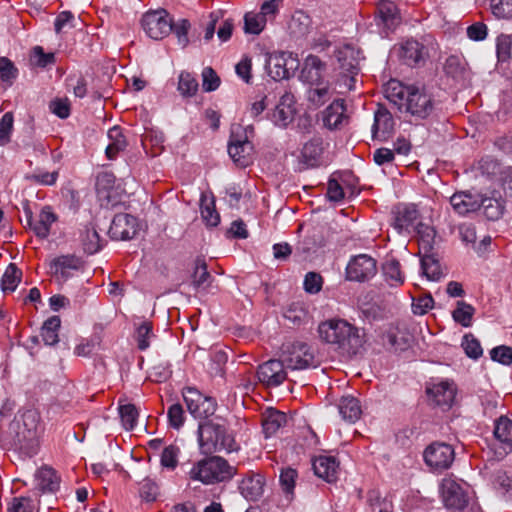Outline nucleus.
<instances>
[{"mask_svg": "<svg viewBox=\"0 0 512 512\" xmlns=\"http://www.w3.org/2000/svg\"><path fill=\"white\" fill-rule=\"evenodd\" d=\"M450 203L453 209L460 215L480 209V195L470 192H459L452 195Z\"/></svg>", "mask_w": 512, "mask_h": 512, "instance_id": "obj_23", "label": "nucleus"}, {"mask_svg": "<svg viewBox=\"0 0 512 512\" xmlns=\"http://www.w3.org/2000/svg\"><path fill=\"white\" fill-rule=\"evenodd\" d=\"M265 16L259 12H248L244 16V30L249 34H260L266 25Z\"/></svg>", "mask_w": 512, "mask_h": 512, "instance_id": "obj_46", "label": "nucleus"}, {"mask_svg": "<svg viewBox=\"0 0 512 512\" xmlns=\"http://www.w3.org/2000/svg\"><path fill=\"white\" fill-rule=\"evenodd\" d=\"M418 234L420 235V245L421 247L428 252L432 248V244L434 242V238L436 235L435 230L432 227L419 224L417 226Z\"/></svg>", "mask_w": 512, "mask_h": 512, "instance_id": "obj_63", "label": "nucleus"}, {"mask_svg": "<svg viewBox=\"0 0 512 512\" xmlns=\"http://www.w3.org/2000/svg\"><path fill=\"white\" fill-rule=\"evenodd\" d=\"M80 238L83 249L88 254H95L102 248V240L94 226H86Z\"/></svg>", "mask_w": 512, "mask_h": 512, "instance_id": "obj_36", "label": "nucleus"}, {"mask_svg": "<svg viewBox=\"0 0 512 512\" xmlns=\"http://www.w3.org/2000/svg\"><path fill=\"white\" fill-rule=\"evenodd\" d=\"M287 369L281 357L271 359L259 365L257 377L266 387H277L287 379Z\"/></svg>", "mask_w": 512, "mask_h": 512, "instance_id": "obj_14", "label": "nucleus"}, {"mask_svg": "<svg viewBox=\"0 0 512 512\" xmlns=\"http://www.w3.org/2000/svg\"><path fill=\"white\" fill-rule=\"evenodd\" d=\"M318 333L324 342L352 355L357 354L365 342L361 330L344 319L333 318L321 322Z\"/></svg>", "mask_w": 512, "mask_h": 512, "instance_id": "obj_2", "label": "nucleus"}, {"mask_svg": "<svg viewBox=\"0 0 512 512\" xmlns=\"http://www.w3.org/2000/svg\"><path fill=\"white\" fill-rule=\"evenodd\" d=\"M180 452V447L176 444H170L166 446L161 453V466L173 471L178 465Z\"/></svg>", "mask_w": 512, "mask_h": 512, "instance_id": "obj_50", "label": "nucleus"}, {"mask_svg": "<svg viewBox=\"0 0 512 512\" xmlns=\"http://www.w3.org/2000/svg\"><path fill=\"white\" fill-rule=\"evenodd\" d=\"M480 208L487 219L497 220L503 213V205L495 198L482 197L480 195Z\"/></svg>", "mask_w": 512, "mask_h": 512, "instance_id": "obj_49", "label": "nucleus"}, {"mask_svg": "<svg viewBox=\"0 0 512 512\" xmlns=\"http://www.w3.org/2000/svg\"><path fill=\"white\" fill-rule=\"evenodd\" d=\"M23 425L27 430V434L23 435V440L20 438L18 433L19 447L25 450V453L29 456L36 454L37 451V426H38V415L35 411H27L23 414Z\"/></svg>", "mask_w": 512, "mask_h": 512, "instance_id": "obj_17", "label": "nucleus"}, {"mask_svg": "<svg viewBox=\"0 0 512 512\" xmlns=\"http://www.w3.org/2000/svg\"><path fill=\"white\" fill-rule=\"evenodd\" d=\"M512 39L508 35H500L496 41V53L499 61H507L511 57Z\"/></svg>", "mask_w": 512, "mask_h": 512, "instance_id": "obj_54", "label": "nucleus"}, {"mask_svg": "<svg viewBox=\"0 0 512 512\" xmlns=\"http://www.w3.org/2000/svg\"><path fill=\"white\" fill-rule=\"evenodd\" d=\"M198 87V81L191 73L182 71L179 74L177 90L182 97H193L197 93Z\"/></svg>", "mask_w": 512, "mask_h": 512, "instance_id": "obj_41", "label": "nucleus"}, {"mask_svg": "<svg viewBox=\"0 0 512 512\" xmlns=\"http://www.w3.org/2000/svg\"><path fill=\"white\" fill-rule=\"evenodd\" d=\"M386 99L400 111L425 119L434 110V99L424 87L405 86L397 80H390L384 87Z\"/></svg>", "mask_w": 512, "mask_h": 512, "instance_id": "obj_1", "label": "nucleus"}, {"mask_svg": "<svg viewBox=\"0 0 512 512\" xmlns=\"http://www.w3.org/2000/svg\"><path fill=\"white\" fill-rule=\"evenodd\" d=\"M394 120L391 112L383 105H379L374 114L372 136L374 139L386 141L394 131Z\"/></svg>", "mask_w": 512, "mask_h": 512, "instance_id": "obj_19", "label": "nucleus"}, {"mask_svg": "<svg viewBox=\"0 0 512 512\" xmlns=\"http://www.w3.org/2000/svg\"><path fill=\"white\" fill-rule=\"evenodd\" d=\"M376 272L377 262L367 254L352 257L346 267V277L350 281H367L374 277Z\"/></svg>", "mask_w": 512, "mask_h": 512, "instance_id": "obj_12", "label": "nucleus"}, {"mask_svg": "<svg viewBox=\"0 0 512 512\" xmlns=\"http://www.w3.org/2000/svg\"><path fill=\"white\" fill-rule=\"evenodd\" d=\"M434 299L430 294L414 298L412 302V311L415 315H424L433 308Z\"/></svg>", "mask_w": 512, "mask_h": 512, "instance_id": "obj_61", "label": "nucleus"}, {"mask_svg": "<svg viewBox=\"0 0 512 512\" xmlns=\"http://www.w3.org/2000/svg\"><path fill=\"white\" fill-rule=\"evenodd\" d=\"M426 391L434 404L442 408L451 407L456 395L455 386L447 381L427 387Z\"/></svg>", "mask_w": 512, "mask_h": 512, "instance_id": "obj_22", "label": "nucleus"}, {"mask_svg": "<svg viewBox=\"0 0 512 512\" xmlns=\"http://www.w3.org/2000/svg\"><path fill=\"white\" fill-rule=\"evenodd\" d=\"M332 95L333 91L324 83L312 85L307 92L309 102L315 107L324 105L330 100Z\"/></svg>", "mask_w": 512, "mask_h": 512, "instance_id": "obj_38", "label": "nucleus"}, {"mask_svg": "<svg viewBox=\"0 0 512 512\" xmlns=\"http://www.w3.org/2000/svg\"><path fill=\"white\" fill-rule=\"evenodd\" d=\"M490 356L493 361L510 365L512 363V348L505 345L495 347L490 351Z\"/></svg>", "mask_w": 512, "mask_h": 512, "instance_id": "obj_64", "label": "nucleus"}, {"mask_svg": "<svg viewBox=\"0 0 512 512\" xmlns=\"http://www.w3.org/2000/svg\"><path fill=\"white\" fill-rule=\"evenodd\" d=\"M340 415L345 421L354 423L362 413L360 402L353 396H343L338 404Z\"/></svg>", "mask_w": 512, "mask_h": 512, "instance_id": "obj_31", "label": "nucleus"}, {"mask_svg": "<svg viewBox=\"0 0 512 512\" xmlns=\"http://www.w3.org/2000/svg\"><path fill=\"white\" fill-rule=\"evenodd\" d=\"M56 221V215L51 211L50 207H44L36 220H33L31 216L28 218V224L34 231L36 236L44 239L50 233L51 225Z\"/></svg>", "mask_w": 512, "mask_h": 512, "instance_id": "obj_27", "label": "nucleus"}, {"mask_svg": "<svg viewBox=\"0 0 512 512\" xmlns=\"http://www.w3.org/2000/svg\"><path fill=\"white\" fill-rule=\"evenodd\" d=\"M83 267L84 262L81 258L75 255H62L50 262L49 272L58 281H66Z\"/></svg>", "mask_w": 512, "mask_h": 512, "instance_id": "obj_15", "label": "nucleus"}, {"mask_svg": "<svg viewBox=\"0 0 512 512\" xmlns=\"http://www.w3.org/2000/svg\"><path fill=\"white\" fill-rule=\"evenodd\" d=\"M284 317L294 325H300L309 320V314L304 304L292 303L284 312Z\"/></svg>", "mask_w": 512, "mask_h": 512, "instance_id": "obj_48", "label": "nucleus"}, {"mask_svg": "<svg viewBox=\"0 0 512 512\" xmlns=\"http://www.w3.org/2000/svg\"><path fill=\"white\" fill-rule=\"evenodd\" d=\"M295 112L294 96L286 92L281 96L279 103L270 115V119L276 126L285 128L294 119Z\"/></svg>", "mask_w": 512, "mask_h": 512, "instance_id": "obj_18", "label": "nucleus"}, {"mask_svg": "<svg viewBox=\"0 0 512 512\" xmlns=\"http://www.w3.org/2000/svg\"><path fill=\"white\" fill-rule=\"evenodd\" d=\"M298 59L293 53L276 51L270 53L266 59L265 67L273 80L288 79L291 72L298 68Z\"/></svg>", "mask_w": 512, "mask_h": 512, "instance_id": "obj_10", "label": "nucleus"}, {"mask_svg": "<svg viewBox=\"0 0 512 512\" xmlns=\"http://www.w3.org/2000/svg\"><path fill=\"white\" fill-rule=\"evenodd\" d=\"M264 484V477L261 474H250L243 478L239 489L247 500L255 501L262 496Z\"/></svg>", "mask_w": 512, "mask_h": 512, "instance_id": "obj_26", "label": "nucleus"}, {"mask_svg": "<svg viewBox=\"0 0 512 512\" xmlns=\"http://www.w3.org/2000/svg\"><path fill=\"white\" fill-rule=\"evenodd\" d=\"M347 120L346 108L342 99L334 100L324 111L323 122L329 129L339 128Z\"/></svg>", "mask_w": 512, "mask_h": 512, "instance_id": "obj_24", "label": "nucleus"}, {"mask_svg": "<svg viewBox=\"0 0 512 512\" xmlns=\"http://www.w3.org/2000/svg\"><path fill=\"white\" fill-rule=\"evenodd\" d=\"M422 274L430 281H439L443 276L441 265L433 254L425 253L421 257Z\"/></svg>", "mask_w": 512, "mask_h": 512, "instance_id": "obj_35", "label": "nucleus"}, {"mask_svg": "<svg viewBox=\"0 0 512 512\" xmlns=\"http://www.w3.org/2000/svg\"><path fill=\"white\" fill-rule=\"evenodd\" d=\"M287 422L286 414L278 410L269 409L263 414L262 427L265 437L273 436Z\"/></svg>", "mask_w": 512, "mask_h": 512, "instance_id": "obj_29", "label": "nucleus"}, {"mask_svg": "<svg viewBox=\"0 0 512 512\" xmlns=\"http://www.w3.org/2000/svg\"><path fill=\"white\" fill-rule=\"evenodd\" d=\"M359 54V50L351 45H343L336 50L335 55L339 64L336 85L340 89L339 93L354 89L359 72Z\"/></svg>", "mask_w": 512, "mask_h": 512, "instance_id": "obj_5", "label": "nucleus"}, {"mask_svg": "<svg viewBox=\"0 0 512 512\" xmlns=\"http://www.w3.org/2000/svg\"><path fill=\"white\" fill-rule=\"evenodd\" d=\"M200 213L202 220L207 226L216 227L220 223V215L216 211L213 195L201 194Z\"/></svg>", "mask_w": 512, "mask_h": 512, "instance_id": "obj_30", "label": "nucleus"}, {"mask_svg": "<svg viewBox=\"0 0 512 512\" xmlns=\"http://www.w3.org/2000/svg\"><path fill=\"white\" fill-rule=\"evenodd\" d=\"M491 9L497 18H512V0H492Z\"/></svg>", "mask_w": 512, "mask_h": 512, "instance_id": "obj_55", "label": "nucleus"}, {"mask_svg": "<svg viewBox=\"0 0 512 512\" xmlns=\"http://www.w3.org/2000/svg\"><path fill=\"white\" fill-rule=\"evenodd\" d=\"M338 466L339 464L333 456H319L313 461L315 474L329 483L337 480Z\"/></svg>", "mask_w": 512, "mask_h": 512, "instance_id": "obj_25", "label": "nucleus"}, {"mask_svg": "<svg viewBox=\"0 0 512 512\" xmlns=\"http://www.w3.org/2000/svg\"><path fill=\"white\" fill-rule=\"evenodd\" d=\"M31 62L41 68H45L55 63L54 53H45L41 46H35L31 53Z\"/></svg>", "mask_w": 512, "mask_h": 512, "instance_id": "obj_52", "label": "nucleus"}, {"mask_svg": "<svg viewBox=\"0 0 512 512\" xmlns=\"http://www.w3.org/2000/svg\"><path fill=\"white\" fill-rule=\"evenodd\" d=\"M494 435L500 442L512 446V419L501 416L495 422Z\"/></svg>", "mask_w": 512, "mask_h": 512, "instance_id": "obj_44", "label": "nucleus"}, {"mask_svg": "<svg viewBox=\"0 0 512 512\" xmlns=\"http://www.w3.org/2000/svg\"><path fill=\"white\" fill-rule=\"evenodd\" d=\"M210 283L211 275L207 270V265L203 260L198 259L192 274V285L196 290H205Z\"/></svg>", "mask_w": 512, "mask_h": 512, "instance_id": "obj_40", "label": "nucleus"}, {"mask_svg": "<svg viewBox=\"0 0 512 512\" xmlns=\"http://www.w3.org/2000/svg\"><path fill=\"white\" fill-rule=\"evenodd\" d=\"M38 485L43 491L54 492L59 488L60 480L51 467H41L36 474Z\"/></svg>", "mask_w": 512, "mask_h": 512, "instance_id": "obj_34", "label": "nucleus"}, {"mask_svg": "<svg viewBox=\"0 0 512 512\" xmlns=\"http://www.w3.org/2000/svg\"><path fill=\"white\" fill-rule=\"evenodd\" d=\"M234 474L235 468L224 458L210 456L195 462L188 472V477L192 481L211 485L230 480Z\"/></svg>", "mask_w": 512, "mask_h": 512, "instance_id": "obj_4", "label": "nucleus"}, {"mask_svg": "<svg viewBox=\"0 0 512 512\" xmlns=\"http://www.w3.org/2000/svg\"><path fill=\"white\" fill-rule=\"evenodd\" d=\"M383 275L387 283L392 287L400 286L405 281L401 265L399 261L394 258L387 259L383 264Z\"/></svg>", "mask_w": 512, "mask_h": 512, "instance_id": "obj_32", "label": "nucleus"}, {"mask_svg": "<svg viewBox=\"0 0 512 512\" xmlns=\"http://www.w3.org/2000/svg\"><path fill=\"white\" fill-rule=\"evenodd\" d=\"M248 133H253L252 126H247L245 129L241 126L234 127L228 145L230 157L241 167L248 166L253 158V144L249 140Z\"/></svg>", "mask_w": 512, "mask_h": 512, "instance_id": "obj_7", "label": "nucleus"}, {"mask_svg": "<svg viewBox=\"0 0 512 512\" xmlns=\"http://www.w3.org/2000/svg\"><path fill=\"white\" fill-rule=\"evenodd\" d=\"M376 25L385 32L393 30L399 23L398 10L390 0H380L375 15Z\"/></svg>", "mask_w": 512, "mask_h": 512, "instance_id": "obj_20", "label": "nucleus"}, {"mask_svg": "<svg viewBox=\"0 0 512 512\" xmlns=\"http://www.w3.org/2000/svg\"><path fill=\"white\" fill-rule=\"evenodd\" d=\"M399 56L409 66L424 63L429 56L428 49L420 42L410 39L399 49Z\"/></svg>", "mask_w": 512, "mask_h": 512, "instance_id": "obj_21", "label": "nucleus"}, {"mask_svg": "<svg viewBox=\"0 0 512 512\" xmlns=\"http://www.w3.org/2000/svg\"><path fill=\"white\" fill-rule=\"evenodd\" d=\"M280 356L290 370H303L317 365L314 348L300 340L284 343Z\"/></svg>", "mask_w": 512, "mask_h": 512, "instance_id": "obj_6", "label": "nucleus"}, {"mask_svg": "<svg viewBox=\"0 0 512 512\" xmlns=\"http://www.w3.org/2000/svg\"><path fill=\"white\" fill-rule=\"evenodd\" d=\"M50 111L61 119L70 116L71 105L68 98H56L50 102Z\"/></svg>", "mask_w": 512, "mask_h": 512, "instance_id": "obj_56", "label": "nucleus"}, {"mask_svg": "<svg viewBox=\"0 0 512 512\" xmlns=\"http://www.w3.org/2000/svg\"><path fill=\"white\" fill-rule=\"evenodd\" d=\"M152 323L149 321H142L136 326L134 338L137 347L140 350H146L150 346V339L154 336L152 332Z\"/></svg>", "mask_w": 512, "mask_h": 512, "instance_id": "obj_47", "label": "nucleus"}, {"mask_svg": "<svg viewBox=\"0 0 512 512\" xmlns=\"http://www.w3.org/2000/svg\"><path fill=\"white\" fill-rule=\"evenodd\" d=\"M187 409L194 418L206 419L214 415L217 403L214 398L205 396L194 387L183 389Z\"/></svg>", "mask_w": 512, "mask_h": 512, "instance_id": "obj_8", "label": "nucleus"}, {"mask_svg": "<svg viewBox=\"0 0 512 512\" xmlns=\"http://www.w3.org/2000/svg\"><path fill=\"white\" fill-rule=\"evenodd\" d=\"M198 443L203 454L237 450L233 434L229 431L226 421L213 418L201 421L198 425Z\"/></svg>", "mask_w": 512, "mask_h": 512, "instance_id": "obj_3", "label": "nucleus"}, {"mask_svg": "<svg viewBox=\"0 0 512 512\" xmlns=\"http://www.w3.org/2000/svg\"><path fill=\"white\" fill-rule=\"evenodd\" d=\"M440 488L443 502L448 509L463 510L467 506L468 492L462 484L452 478H444Z\"/></svg>", "mask_w": 512, "mask_h": 512, "instance_id": "obj_13", "label": "nucleus"}, {"mask_svg": "<svg viewBox=\"0 0 512 512\" xmlns=\"http://www.w3.org/2000/svg\"><path fill=\"white\" fill-rule=\"evenodd\" d=\"M8 512H34L35 506L30 497H14L8 505Z\"/></svg>", "mask_w": 512, "mask_h": 512, "instance_id": "obj_57", "label": "nucleus"}, {"mask_svg": "<svg viewBox=\"0 0 512 512\" xmlns=\"http://www.w3.org/2000/svg\"><path fill=\"white\" fill-rule=\"evenodd\" d=\"M418 216V211L414 205L399 207L394 218L393 226L398 232L409 230L415 227Z\"/></svg>", "mask_w": 512, "mask_h": 512, "instance_id": "obj_28", "label": "nucleus"}, {"mask_svg": "<svg viewBox=\"0 0 512 512\" xmlns=\"http://www.w3.org/2000/svg\"><path fill=\"white\" fill-rule=\"evenodd\" d=\"M60 324L61 321L58 316H51L43 323L40 336L45 345L53 346L59 342L58 330Z\"/></svg>", "mask_w": 512, "mask_h": 512, "instance_id": "obj_33", "label": "nucleus"}, {"mask_svg": "<svg viewBox=\"0 0 512 512\" xmlns=\"http://www.w3.org/2000/svg\"><path fill=\"white\" fill-rule=\"evenodd\" d=\"M118 409L124 429L128 431L133 430L139 418V412L136 406L131 403L120 404Z\"/></svg>", "mask_w": 512, "mask_h": 512, "instance_id": "obj_43", "label": "nucleus"}, {"mask_svg": "<svg viewBox=\"0 0 512 512\" xmlns=\"http://www.w3.org/2000/svg\"><path fill=\"white\" fill-rule=\"evenodd\" d=\"M138 230L137 218L130 214H117L111 222L108 233L114 240H129L138 233Z\"/></svg>", "mask_w": 512, "mask_h": 512, "instance_id": "obj_16", "label": "nucleus"}, {"mask_svg": "<svg viewBox=\"0 0 512 512\" xmlns=\"http://www.w3.org/2000/svg\"><path fill=\"white\" fill-rule=\"evenodd\" d=\"M190 29V23L186 19H181L176 23L172 22V32L176 35L179 45L183 48L189 43L188 31Z\"/></svg>", "mask_w": 512, "mask_h": 512, "instance_id": "obj_58", "label": "nucleus"}, {"mask_svg": "<svg viewBox=\"0 0 512 512\" xmlns=\"http://www.w3.org/2000/svg\"><path fill=\"white\" fill-rule=\"evenodd\" d=\"M22 278V271L14 264L10 263L1 279V288L3 292H13L16 290Z\"/></svg>", "mask_w": 512, "mask_h": 512, "instance_id": "obj_39", "label": "nucleus"}, {"mask_svg": "<svg viewBox=\"0 0 512 512\" xmlns=\"http://www.w3.org/2000/svg\"><path fill=\"white\" fill-rule=\"evenodd\" d=\"M108 137L111 140L106 148V155L109 159H114L120 151H123L127 145L125 137L120 128L113 127L108 131Z\"/></svg>", "mask_w": 512, "mask_h": 512, "instance_id": "obj_42", "label": "nucleus"}, {"mask_svg": "<svg viewBox=\"0 0 512 512\" xmlns=\"http://www.w3.org/2000/svg\"><path fill=\"white\" fill-rule=\"evenodd\" d=\"M455 452L450 444L434 442L424 451L425 463L435 471L448 469L453 463Z\"/></svg>", "mask_w": 512, "mask_h": 512, "instance_id": "obj_11", "label": "nucleus"}, {"mask_svg": "<svg viewBox=\"0 0 512 512\" xmlns=\"http://www.w3.org/2000/svg\"><path fill=\"white\" fill-rule=\"evenodd\" d=\"M220 85V78L211 67H205L202 71V87L206 92L216 90Z\"/></svg>", "mask_w": 512, "mask_h": 512, "instance_id": "obj_59", "label": "nucleus"}, {"mask_svg": "<svg viewBox=\"0 0 512 512\" xmlns=\"http://www.w3.org/2000/svg\"><path fill=\"white\" fill-rule=\"evenodd\" d=\"M323 148L320 139H313L302 148L301 159L307 167H314L318 164Z\"/></svg>", "mask_w": 512, "mask_h": 512, "instance_id": "obj_37", "label": "nucleus"}, {"mask_svg": "<svg viewBox=\"0 0 512 512\" xmlns=\"http://www.w3.org/2000/svg\"><path fill=\"white\" fill-rule=\"evenodd\" d=\"M141 25L150 38L160 40L171 32L172 18L164 9L151 10L142 16Z\"/></svg>", "mask_w": 512, "mask_h": 512, "instance_id": "obj_9", "label": "nucleus"}, {"mask_svg": "<svg viewBox=\"0 0 512 512\" xmlns=\"http://www.w3.org/2000/svg\"><path fill=\"white\" fill-rule=\"evenodd\" d=\"M304 290L309 294H317L322 289L323 278L319 273L308 272L304 278Z\"/></svg>", "mask_w": 512, "mask_h": 512, "instance_id": "obj_60", "label": "nucleus"}, {"mask_svg": "<svg viewBox=\"0 0 512 512\" xmlns=\"http://www.w3.org/2000/svg\"><path fill=\"white\" fill-rule=\"evenodd\" d=\"M18 70L6 57L0 58V79L9 84L17 77Z\"/></svg>", "mask_w": 512, "mask_h": 512, "instance_id": "obj_62", "label": "nucleus"}, {"mask_svg": "<svg viewBox=\"0 0 512 512\" xmlns=\"http://www.w3.org/2000/svg\"><path fill=\"white\" fill-rule=\"evenodd\" d=\"M462 347L466 355L473 359H478L483 353L480 342L471 334L463 337Z\"/></svg>", "mask_w": 512, "mask_h": 512, "instance_id": "obj_53", "label": "nucleus"}, {"mask_svg": "<svg viewBox=\"0 0 512 512\" xmlns=\"http://www.w3.org/2000/svg\"><path fill=\"white\" fill-rule=\"evenodd\" d=\"M13 124L14 117L12 112H6L0 119V147L7 145L11 141Z\"/></svg>", "mask_w": 512, "mask_h": 512, "instance_id": "obj_51", "label": "nucleus"}, {"mask_svg": "<svg viewBox=\"0 0 512 512\" xmlns=\"http://www.w3.org/2000/svg\"><path fill=\"white\" fill-rule=\"evenodd\" d=\"M475 313V309L472 305L458 301L457 307L452 313L453 319L461 324L463 327H470L472 325V318Z\"/></svg>", "mask_w": 512, "mask_h": 512, "instance_id": "obj_45", "label": "nucleus"}]
</instances>
